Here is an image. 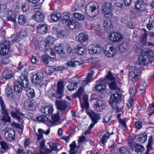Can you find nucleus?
Returning a JSON list of instances; mask_svg holds the SVG:
<instances>
[{"label": "nucleus", "mask_w": 154, "mask_h": 154, "mask_svg": "<svg viewBox=\"0 0 154 154\" xmlns=\"http://www.w3.org/2000/svg\"><path fill=\"white\" fill-rule=\"evenodd\" d=\"M2 76L3 80L10 79L13 76V72L11 70L5 68L2 73Z\"/></svg>", "instance_id": "5701e85b"}, {"label": "nucleus", "mask_w": 154, "mask_h": 154, "mask_svg": "<svg viewBox=\"0 0 154 154\" xmlns=\"http://www.w3.org/2000/svg\"><path fill=\"white\" fill-rule=\"evenodd\" d=\"M0 104L1 106L0 111L2 113L3 115L9 114L2 97H0Z\"/></svg>", "instance_id": "c756f323"}, {"label": "nucleus", "mask_w": 154, "mask_h": 154, "mask_svg": "<svg viewBox=\"0 0 154 154\" xmlns=\"http://www.w3.org/2000/svg\"><path fill=\"white\" fill-rule=\"evenodd\" d=\"M103 50L104 53L107 57H112L115 54L116 51L110 44H108L104 46Z\"/></svg>", "instance_id": "6e6552de"}, {"label": "nucleus", "mask_w": 154, "mask_h": 154, "mask_svg": "<svg viewBox=\"0 0 154 154\" xmlns=\"http://www.w3.org/2000/svg\"><path fill=\"white\" fill-rule=\"evenodd\" d=\"M107 82L106 79H101L99 82H97L96 85L95 86L96 90L97 91L101 93H103V92L106 89V85L105 83Z\"/></svg>", "instance_id": "9d476101"}, {"label": "nucleus", "mask_w": 154, "mask_h": 154, "mask_svg": "<svg viewBox=\"0 0 154 154\" xmlns=\"http://www.w3.org/2000/svg\"><path fill=\"white\" fill-rule=\"evenodd\" d=\"M53 97H55L57 98H61L63 96V92L57 90V91L53 95Z\"/></svg>", "instance_id": "052dcab7"}, {"label": "nucleus", "mask_w": 154, "mask_h": 154, "mask_svg": "<svg viewBox=\"0 0 154 154\" xmlns=\"http://www.w3.org/2000/svg\"><path fill=\"white\" fill-rule=\"evenodd\" d=\"M38 32L42 34H45L48 32V26L46 24H39L37 26Z\"/></svg>", "instance_id": "a878e982"}, {"label": "nucleus", "mask_w": 154, "mask_h": 154, "mask_svg": "<svg viewBox=\"0 0 154 154\" xmlns=\"http://www.w3.org/2000/svg\"><path fill=\"white\" fill-rule=\"evenodd\" d=\"M11 118L9 116V114L3 115L2 120L5 122L10 123L11 121Z\"/></svg>", "instance_id": "69168bd1"}, {"label": "nucleus", "mask_w": 154, "mask_h": 154, "mask_svg": "<svg viewBox=\"0 0 154 154\" xmlns=\"http://www.w3.org/2000/svg\"><path fill=\"white\" fill-rule=\"evenodd\" d=\"M147 34L146 32L143 33L141 37L140 42L143 45H146L147 40Z\"/></svg>", "instance_id": "c03bdc74"}, {"label": "nucleus", "mask_w": 154, "mask_h": 154, "mask_svg": "<svg viewBox=\"0 0 154 154\" xmlns=\"http://www.w3.org/2000/svg\"><path fill=\"white\" fill-rule=\"evenodd\" d=\"M78 37V40L81 42H86L88 40V36L86 33L84 32L79 34Z\"/></svg>", "instance_id": "f704fd0d"}, {"label": "nucleus", "mask_w": 154, "mask_h": 154, "mask_svg": "<svg viewBox=\"0 0 154 154\" xmlns=\"http://www.w3.org/2000/svg\"><path fill=\"white\" fill-rule=\"evenodd\" d=\"M64 69V67L62 66H51L50 67V70H49L50 72H48V74H51V73L53 72L54 71L57 70L60 71Z\"/></svg>", "instance_id": "37998d69"}, {"label": "nucleus", "mask_w": 154, "mask_h": 154, "mask_svg": "<svg viewBox=\"0 0 154 154\" xmlns=\"http://www.w3.org/2000/svg\"><path fill=\"white\" fill-rule=\"evenodd\" d=\"M122 96V91H116L114 93L111 95L109 100V102L112 107L116 109L118 112H122L123 109L120 108L118 106V103L121 100Z\"/></svg>", "instance_id": "7ed1b4c3"}, {"label": "nucleus", "mask_w": 154, "mask_h": 154, "mask_svg": "<svg viewBox=\"0 0 154 154\" xmlns=\"http://www.w3.org/2000/svg\"><path fill=\"white\" fill-rule=\"evenodd\" d=\"M51 20L54 21H57L61 18V15L60 13H53L51 15Z\"/></svg>", "instance_id": "a19ab883"}, {"label": "nucleus", "mask_w": 154, "mask_h": 154, "mask_svg": "<svg viewBox=\"0 0 154 154\" xmlns=\"http://www.w3.org/2000/svg\"><path fill=\"white\" fill-rule=\"evenodd\" d=\"M32 18L38 23L42 22L44 18L43 14L40 11H37L32 17Z\"/></svg>", "instance_id": "b1692460"}, {"label": "nucleus", "mask_w": 154, "mask_h": 154, "mask_svg": "<svg viewBox=\"0 0 154 154\" xmlns=\"http://www.w3.org/2000/svg\"><path fill=\"white\" fill-rule=\"evenodd\" d=\"M73 16L75 18L79 21L83 20L85 17L84 15L76 12L73 14Z\"/></svg>", "instance_id": "a18cd8bd"}, {"label": "nucleus", "mask_w": 154, "mask_h": 154, "mask_svg": "<svg viewBox=\"0 0 154 154\" xmlns=\"http://www.w3.org/2000/svg\"><path fill=\"white\" fill-rule=\"evenodd\" d=\"M27 35V30L26 29H22L20 33L18 36L16 37L13 39V42H15L17 41H20L21 39L25 38Z\"/></svg>", "instance_id": "412c9836"}, {"label": "nucleus", "mask_w": 154, "mask_h": 154, "mask_svg": "<svg viewBox=\"0 0 154 154\" xmlns=\"http://www.w3.org/2000/svg\"><path fill=\"white\" fill-rule=\"evenodd\" d=\"M36 119L39 121L42 122H45L47 121L48 119V118L45 116H41L36 117Z\"/></svg>", "instance_id": "e2e57ef3"}, {"label": "nucleus", "mask_w": 154, "mask_h": 154, "mask_svg": "<svg viewBox=\"0 0 154 154\" xmlns=\"http://www.w3.org/2000/svg\"><path fill=\"white\" fill-rule=\"evenodd\" d=\"M54 48L57 53L59 54H63V48L62 46V44H56Z\"/></svg>", "instance_id": "79ce46f5"}, {"label": "nucleus", "mask_w": 154, "mask_h": 154, "mask_svg": "<svg viewBox=\"0 0 154 154\" xmlns=\"http://www.w3.org/2000/svg\"><path fill=\"white\" fill-rule=\"evenodd\" d=\"M104 29L107 32H111L113 31L112 23L110 20H105L104 22Z\"/></svg>", "instance_id": "aec40b11"}, {"label": "nucleus", "mask_w": 154, "mask_h": 154, "mask_svg": "<svg viewBox=\"0 0 154 154\" xmlns=\"http://www.w3.org/2000/svg\"><path fill=\"white\" fill-rule=\"evenodd\" d=\"M127 149L124 147H121L118 148L117 149V152L118 154H127Z\"/></svg>", "instance_id": "8fccbe9b"}, {"label": "nucleus", "mask_w": 154, "mask_h": 154, "mask_svg": "<svg viewBox=\"0 0 154 154\" xmlns=\"http://www.w3.org/2000/svg\"><path fill=\"white\" fill-rule=\"evenodd\" d=\"M148 48L143 50L141 52V55L138 58V62L136 63V66L133 67L129 72V79L132 81H136L138 77L141 74V71L139 69L141 65H146L149 61V56L150 55L151 53Z\"/></svg>", "instance_id": "f257e3e1"}, {"label": "nucleus", "mask_w": 154, "mask_h": 154, "mask_svg": "<svg viewBox=\"0 0 154 154\" xmlns=\"http://www.w3.org/2000/svg\"><path fill=\"white\" fill-rule=\"evenodd\" d=\"M56 34L57 37L62 38L65 35V32L63 30H61L58 32L57 31Z\"/></svg>", "instance_id": "774afa93"}, {"label": "nucleus", "mask_w": 154, "mask_h": 154, "mask_svg": "<svg viewBox=\"0 0 154 154\" xmlns=\"http://www.w3.org/2000/svg\"><path fill=\"white\" fill-rule=\"evenodd\" d=\"M51 118L53 124L56 123L60 119L59 112H58L57 114L52 115Z\"/></svg>", "instance_id": "09e8293b"}, {"label": "nucleus", "mask_w": 154, "mask_h": 154, "mask_svg": "<svg viewBox=\"0 0 154 154\" xmlns=\"http://www.w3.org/2000/svg\"><path fill=\"white\" fill-rule=\"evenodd\" d=\"M26 88V92L28 97L31 98L34 97L35 96V94L34 90L32 88L27 87Z\"/></svg>", "instance_id": "4c0bfd02"}, {"label": "nucleus", "mask_w": 154, "mask_h": 154, "mask_svg": "<svg viewBox=\"0 0 154 154\" xmlns=\"http://www.w3.org/2000/svg\"><path fill=\"white\" fill-rule=\"evenodd\" d=\"M47 47V44L44 46L46 55H43L42 58L43 62L46 64L49 63V60L51 59H55L56 56L55 53L53 51L52 49L48 46Z\"/></svg>", "instance_id": "20e7f679"}, {"label": "nucleus", "mask_w": 154, "mask_h": 154, "mask_svg": "<svg viewBox=\"0 0 154 154\" xmlns=\"http://www.w3.org/2000/svg\"><path fill=\"white\" fill-rule=\"evenodd\" d=\"M88 98V95L86 94H84L82 97H80L81 107L82 108H85L86 110L88 109L89 107Z\"/></svg>", "instance_id": "f3484780"}, {"label": "nucleus", "mask_w": 154, "mask_h": 154, "mask_svg": "<svg viewBox=\"0 0 154 154\" xmlns=\"http://www.w3.org/2000/svg\"><path fill=\"white\" fill-rule=\"evenodd\" d=\"M44 74L41 72H38L36 74L34 75L32 78V81L34 84L39 85L40 87L44 85H46L48 84V82L45 81V82L42 80Z\"/></svg>", "instance_id": "423d86ee"}, {"label": "nucleus", "mask_w": 154, "mask_h": 154, "mask_svg": "<svg viewBox=\"0 0 154 154\" xmlns=\"http://www.w3.org/2000/svg\"><path fill=\"white\" fill-rule=\"evenodd\" d=\"M62 20L63 23H66L67 24L69 22V21L72 19H70V17L68 14L64 15L63 16L62 18Z\"/></svg>", "instance_id": "864d4df0"}, {"label": "nucleus", "mask_w": 154, "mask_h": 154, "mask_svg": "<svg viewBox=\"0 0 154 154\" xmlns=\"http://www.w3.org/2000/svg\"><path fill=\"white\" fill-rule=\"evenodd\" d=\"M48 144L50 146V148L52 149V150L55 151L59 150L57 149L58 145L57 144L53 143L52 142H49Z\"/></svg>", "instance_id": "13d9d810"}, {"label": "nucleus", "mask_w": 154, "mask_h": 154, "mask_svg": "<svg viewBox=\"0 0 154 154\" xmlns=\"http://www.w3.org/2000/svg\"><path fill=\"white\" fill-rule=\"evenodd\" d=\"M145 7V4L142 1L138 0L135 3V8L138 10L143 11L144 10Z\"/></svg>", "instance_id": "7c9ffc66"}, {"label": "nucleus", "mask_w": 154, "mask_h": 154, "mask_svg": "<svg viewBox=\"0 0 154 154\" xmlns=\"http://www.w3.org/2000/svg\"><path fill=\"white\" fill-rule=\"evenodd\" d=\"M129 94L131 97L134 96L136 93V87L135 86H131L129 89Z\"/></svg>", "instance_id": "4d7b16f0"}, {"label": "nucleus", "mask_w": 154, "mask_h": 154, "mask_svg": "<svg viewBox=\"0 0 154 154\" xmlns=\"http://www.w3.org/2000/svg\"><path fill=\"white\" fill-rule=\"evenodd\" d=\"M89 50L90 53L93 54H100L101 51L100 47L97 45L90 46Z\"/></svg>", "instance_id": "4be33fe9"}, {"label": "nucleus", "mask_w": 154, "mask_h": 154, "mask_svg": "<svg viewBox=\"0 0 154 154\" xmlns=\"http://www.w3.org/2000/svg\"><path fill=\"white\" fill-rule=\"evenodd\" d=\"M123 6V4L122 2H118L113 4V8L116 11L118 12L122 9Z\"/></svg>", "instance_id": "c9c22d12"}, {"label": "nucleus", "mask_w": 154, "mask_h": 154, "mask_svg": "<svg viewBox=\"0 0 154 154\" xmlns=\"http://www.w3.org/2000/svg\"><path fill=\"white\" fill-rule=\"evenodd\" d=\"M24 106L29 109L35 110L37 107V105L35 101L32 99H28L26 100L24 103Z\"/></svg>", "instance_id": "1a4fd4ad"}, {"label": "nucleus", "mask_w": 154, "mask_h": 154, "mask_svg": "<svg viewBox=\"0 0 154 154\" xmlns=\"http://www.w3.org/2000/svg\"><path fill=\"white\" fill-rule=\"evenodd\" d=\"M27 18L26 17L23 15H21L19 17L18 23L20 25H24L26 22Z\"/></svg>", "instance_id": "58836bf2"}, {"label": "nucleus", "mask_w": 154, "mask_h": 154, "mask_svg": "<svg viewBox=\"0 0 154 154\" xmlns=\"http://www.w3.org/2000/svg\"><path fill=\"white\" fill-rule=\"evenodd\" d=\"M0 145L1 146L3 150L4 151H2V150H0L1 152L3 153L5 152L6 150L8 149V147L7 143L4 142L2 141L0 142Z\"/></svg>", "instance_id": "bf43d9fd"}, {"label": "nucleus", "mask_w": 154, "mask_h": 154, "mask_svg": "<svg viewBox=\"0 0 154 154\" xmlns=\"http://www.w3.org/2000/svg\"><path fill=\"white\" fill-rule=\"evenodd\" d=\"M78 84L77 82L71 83L69 84L68 86V89L69 91H72L75 89L77 88V85Z\"/></svg>", "instance_id": "de8ad7c7"}, {"label": "nucleus", "mask_w": 154, "mask_h": 154, "mask_svg": "<svg viewBox=\"0 0 154 154\" xmlns=\"http://www.w3.org/2000/svg\"><path fill=\"white\" fill-rule=\"evenodd\" d=\"M75 51L78 55H82L86 53V49L84 45L79 44L76 47Z\"/></svg>", "instance_id": "c85d7f7f"}, {"label": "nucleus", "mask_w": 154, "mask_h": 154, "mask_svg": "<svg viewBox=\"0 0 154 154\" xmlns=\"http://www.w3.org/2000/svg\"><path fill=\"white\" fill-rule=\"evenodd\" d=\"M113 134V131L110 132L109 131H107L105 134H104L102 136L100 140V142L104 144L106 141L108 139L109 137L111 134Z\"/></svg>", "instance_id": "e433bc0d"}, {"label": "nucleus", "mask_w": 154, "mask_h": 154, "mask_svg": "<svg viewBox=\"0 0 154 154\" xmlns=\"http://www.w3.org/2000/svg\"><path fill=\"white\" fill-rule=\"evenodd\" d=\"M102 13L106 18H109L114 17L112 9H107L102 10Z\"/></svg>", "instance_id": "72a5a7b5"}, {"label": "nucleus", "mask_w": 154, "mask_h": 154, "mask_svg": "<svg viewBox=\"0 0 154 154\" xmlns=\"http://www.w3.org/2000/svg\"><path fill=\"white\" fill-rule=\"evenodd\" d=\"M14 11H9L8 13L7 18L8 20H11L13 22L16 21L15 19V15Z\"/></svg>", "instance_id": "ea45409f"}, {"label": "nucleus", "mask_w": 154, "mask_h": 154, "mask_svg": "<svg viewBox=\"0 0 154 154\" xmlns=\"http://www.w3.org/2000/svg\"><path fill=\"white\" fill-rule=\"evenodd\" d=\"M10 48L9 42L8 41H5L0 43V54L1 55H5L9 51Z\"/></svg>", "instance_id": "9b49d317"}, {"label": "nucleus", "mask_w": 154, "mask_h": 154, "mask_svg": "<svg viewBox=\"0 0 154 154\" xmlns=\"http://www.w3.org/2000/svg\"><path fill=\"white\" fill-rule=\"evenodd\" d=\"M24 12H26L29 10L30 5L28 3H26L23 5L22 7Z\"/></svg>", "instance_id": "0e129e2a"}, {"label": "nucleus", "mask_w": 154, "mask_h": 154, "mask_svg": "<svg viewBox=\"0 0 154 154\" xmlns=\"http://www.w3.org/2000/svg\"><path fill=\"white\" fill-rule=\"evenodd\" d=\"M98 8L97 3L90 2L87 6L86 12L89 16L91 17H94L98 13Z\"/></svg>", "instance_id": "39448f33"}, {"label": "nucleus", "mask_w": 154, "mask_h": 154, "mask_svg": "<svg viewBox=\"0 0 154 154\" xmlns=\"http://www.w3.org/2000/svg\"><path fill=\"white\" fill-rule=\"evenodd\" d=\"M131 148L132 150L135 151L138 154H141L144 150V147L142 145L135 143L131 144Z\"/></svg>", "instance_id": "6ab92c4d"}, {"label": "nucleus", "mask_w": 154, "mask_h": 154, "mask_svg": "<svg viewBox=\"0 0 154 154\" xmlns=\"http://www.w3.org/2000/svg\"><path fill=\"white\" fill-rule=\"evenodd\" d=\"M112 4L110 3L106 2L104 3L102 7V10L112 9Z\"/></svg>", "instance_id": "5fc2aeb1"}, {"label": "nucleus", "mask_w": 154, "mask_h": 154, "mask_svg": "<svg viewBox=\"0 0 154 154\" xmlns=\"http://www.w3.org/2000/svg\"><path fill=\"white\" fill-rule=\"evenodd\" d=\"M64 85L62 81L58 82L57 84V90L63 92Z\"/></svg>", "instance_id": "3c124183"}, {"label": "nucleus", "mask_w": 154, "mask_h": 154, "mask_svg": "<svg viewBox=\"0 0 154 154\" xmlns=\"http://www.w3.org/2000/svg\"><path fill=\"white\" fill-rule=\"evenodd\" d=\"M109 86L112 90H116L119 89L117 85V83L115 82H112L109 83Z\"/></svg>", "instance_id": "603ef678"}, {"label": "nucleus", "mask_w": 154, "mask_h": 154, "mask_svg": "<svg viewBox=\"0 0 154 154\" xmlns=\"http://www.w3.org/2000/svg\"><path fill=\"white\" fill-rule=\"evenodd\" d=\"M92 100L94 102L95 108L97 112H102L105 108L106 103L104 100L95 98H93Z\"/></svg>", "instance_id": "0eeeda50"}, {"label": "nucleus", "mask_w": 154, "mask_h": 154, "mask_svg": "<svg viewBox=\"0 0 154 154\" xmlns=\"http://www.w3.org/2000/svg\"><path fill=\"white\" fill-rule=\"evenodd\" d=\"M26 66L23 65L21 66L18 69V71H23L24 72H22L20 76V80L18 81H15L14 82V92L18 94L24 90L28 84L27 79V73L26 69Z\"/></svg>", "instance_id": "f03ea898"}, {"label": "nucleus", "mask_w": 154, "mask_h": 154, "mask_svg": "<svg viewBox=\"0 0 154 154\" xmlns=\"http://www.w3.org/2000/svg\"><path fill=\"white\" fill-rule=\"evenodd\" d=\"M111 117V115L109 114H107L104 118V122L106 123H108L110 121Z\"/></svg>", "instance_id": "338daca9"}, {"label": "nucleus", "mask_w": 154, "mask_h": 154, "mask_svg": "<svg viewBox=\"0 0 154 154\" xmlns=\"http://www.w3.org/2000/svg\"><path fill=\"white\" fill-rule=\"evenodd\" d=\"M75 60L74 58L72 59L70 61H68L66 63L67 66L69 67H74L75 66L74 63Z\"/></svg>", "instance_id": "680f3d73"}, {"label": "nucleus", "mask_w": 154, "mask_h": 154, "mask_svg": "<svg viewBox=\"0 0 154 154\" xmlns=\"http://www.w3.org/2000/svg\"><path fill=\"white\" fill-rule=\"evenodd\" d=\"M4 136L7 141H13L15 138V132L13 129L8 128L5 131Z\"/></svg>", "instance_id": "f8f14e48"}, {"label": "nucleus", "mask_w": 154, "mask_h": 154, "mask_svg": "<svg viewBox=\"0 0 154 154\" xmlns=\"http://www.w3.org/2000/svg\"><path fill=\"white\" fill-rule=\"evenodd\" d=\"M15 111L14 110H12L11 114L12 117L14 118L20 122L21 120L20 117L23 116L25 117H27V114H24L21 112L20 110L17 108H15Z\"/></svg>", "instance_id": "ddd939ff"}, {"label": "nucleus", "mask_w": 154, "mask_h": 154, "mask_svg": "<svg viewBox=\"0 0 154 154\" xmlns=\"http://www.w3.org/2000/svg\"><path fill=\"white\" fill-rule=\"evenodd\" d=\"M93 73V71L91 70L90 72L88 73V75L85 79H86L82 80V86H85L91 82Z\"/></svg>", "instance_id": "cd10ccee"}, {"label": "nucleus", "mask_w": 154, "mask_h": 154, "mask_svg": "<svg viewBox=\"0 0 154 154\" xmlns=\"http://www.w3.org/2000/svg\"><path fill=\"white\" fill-rule=\"evenodd\" d=\"M83 91L84 88L82 87H80L76 92L73 95V97L75 98L80 96Z\"/></svg>", "instance_id": "6e6d98bb"}, {"label": "nucleus", "mask_w": 154, "mask_h": 154, "mask_svg": "<svg viewBox=\"0 0 154 154\" xmlns=\"http://www.w3.org/2000/svg\"><path fill=\"white\" fill-rule=\"evenodd\" d=\"M5 94L9 98L11 99L13 98V94L12 88L8 84L5 89Z\"/></svg>", "instance_id": "2f4dec72"}, {"label": "nucleus", "mask_w": 154, "mask_h": 154, "mask_svg": "<svg viewBox=\"0 0 154 154\" xmlns=\"http://www.w3.org/2000/svg\"><path fill=\"white\" fill-rule=\"evenodd\" d=\"M50 128H49L48 129L45 131L42 129L39 128L38 129V132L39 133V134L37 135V140L38 141L40 140L43 137V134H45L46 135H48L49 134L50 132Z\"/></svg>", "instance_id": "bb28decb"}, {"label": "nucleus", "mask_w": 154, "mask_h": 154, "mask_svg": "<svg viewBox=\"0 0 154 154\" xmlns=\"http://www.w3.org/2000/svg\"><path fill=\"white\" fill-rule=\"evenodd\" d=\"M55 103L56 107L58 109L61 111H66L67 106V103L66 101L62 100L58 101L57 100Z\"/></svg>", "instance_id": "dca6fc26"}, {"label": "nucleus", "mask_w": 154, "mask_h": 154, "mask_svg": "<svg viewBox=\"0 0 154 154\" xmlns=\"http://www.w3.org/2000/svg\"><path fill=\"white\" fill-rule=\"evenodd\" d=\"M69 146L70 148L69 154H76L77 152L75 150V149L76 147L75 141H73V142L69 145Z\"/></svg>", "instance_id": "49530a36"}, {"label": "nucleus", "mask_w": 154, "mask_h": 154, "mask_svg": "<svg viewBox=\"0 0 154 154\" xmlns=\"http://www.w3.org/2000/svg\"><path fill=\"white\" fill-rule=\"evenodd\" d=\"M110 40L114 43L121 41L123 39V36L119 32H113L109 35Z\"/></svg>", "instance_id": "4468645a"}, {"label": "nucleus", "mask_w": 154, "mask_h": 154, "mask_svg": "<svg viewBox=\"0 0 154 154\" xmlns=\"http://www.w3.org/2000/svg\"><path fill=\"white\" fill-rule=\"evenodd\" d=\"M135 137L138 141L142 143H144L147 139V136L145 133H142L140 134H136Z\"/></svg>", "instance_id": "473e14b6"}, {"label": "nucleus", "mask_w": 154, "mask_h": 154, "mask_svg": "<svg viewBox=\"0 0 154 154\" xmlns=\"http://www.w3.org/2000/svg\"><path fill=\"white\" fill-rule=\"evenodd\" d=\"M41 111L43 114L47 116L51 115L54 111V108L52 106L48 105L42 107Z\"/></svg>", "instance_id": "a211bd4d"}, {"label": "nucleus", "mask_w": 154, "mask_h": 154, "mask_svg": "<svg viewBox=\"0 0 154 154\" xmlns=\"http://www.w3.org/2000/svg\"><path fill=\"white\" fill-rule=\"evenodd\" d=\"M91 120L92 123L89 126L90 129H92L94 125L96 124L100 119V115L97 113L93 112L91 113L90 114Z\"/></svg>", "instance_id": "2eb2a0df"}, {"label": "nucleus", "mask_w": 154, "mask_h": 154, "mask_svg": "<svg viewBox=\"0 0 154 154\" xmlns=\"http://www.w3.org/2000/svg\"><path fill=\"white\" fill-rule=\"evenodd\" d=\"M69 28L72 30H74L79 28L81 27V25L79 23L75 21L73 19H71L67 24Z\"/></svg>", "instance_id": "393cba45"}]
</instances>
